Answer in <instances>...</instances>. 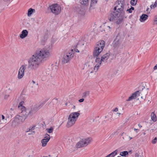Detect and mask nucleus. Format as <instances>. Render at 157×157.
Returning a JSON list of instances; mask_svg holds the SVG:
<instances>
[{
  "instance_id": "nucleus-1",
  "label": "nucleus",
  "mask_w": 157,
  "mask_h": 157,
  "mask_svg": "<svg viewBox=\"0 0 157 157\" xmlns=\"http://www.w3.org/2000/svg\"><path fill=\"white\" fill-rule=\"evenodd\" d=\"M51 56L48 50L43 48L29 58L28 61V69L35 70L37 68L43 60H46Z\"/></svg>"
},
{
  "instance_id": "nucleus-2",
  "label": "nucleus",
  "mask_w": 157,
  "mask_h": 157,
  "mask_svg": "<svg viewBox=\"0 0 157 157\" xmlns=\"http://www.w3.org/2000/svg\"><path fill=\"white\" fill-rule=\"evenodd\" d=\"M80 113L77 112L71 113L69 116L67 127L69 128L74 125Z\"/></svg>"
},
{
  "instance_id": "nucleus-3",
  "label": "nucleus",
  "mask_w": 157,
  "mask_h": 157,
  "mask_svg": "<svg viewBox=\"0 0 157 157\" xmlns=\"http://www.w3.org/2000/svg\"><path fill=\"white\" fill-rule=\"evenodd\" d=\"M124 0H117L115 4V5L113 10L117 11L122 16H124Z\"/></svg>"
},
{
  "instance_id": "nucleus-4",
  "label": "nucleus",
  "mask_w": 157,
  "mask_h": 157,
  "mask_svg": "<svg viewBox=\"0 0 157 157\" xmlns=\"http://www.w3.org/2000/svg\"><path fill=\"white\" fill-rule=\"evenodd\" d=\"M51 12L55 15H58L61 12V7L57 3L54 4L49 6Z\"/></svg>"
},
{
  "instance_id": "nucleus-5",
  "label": "nucleus",
  "mask_w": 157,
  "mask_h": 157,
  "mask_svg": "<svg viewBox=\"0 0 157 157\" xmlns=\"http://www.w3.org/2000/svg\"><path fill=\"white\" fill-rule=\"evenodd\" d=\"M91 139L88 138L85 139H82L79 141L76 144L77 148H79L86 146L91 141Z\"/></svg>"
},
{
  "instance_id": "nucleus-6",
  "label": "nucleus",
  "mask_w": 157,
  "mask_h": 157,
  "mask_svg": "<svg viewBox=\"0 0 157 157\" xmlns=\"http://www.w3.org/2000/svg\"><path fill=\"white\" fill-rule=\"evenodd\" d=\"M120 13L117 11H116L114 10L111 11L108 16V19L110 21H113L115 20L117 17H119L120 15Z\"/></svg>"
},
{
  "instance_id": "nucleus-7",
  "label": "nucleus",
  "mask_w": 157,
  "mask_h": 157,
  "mask_svg": "<svg viewBox=\"0 0 157 157\" xmlns=\"http://www.w3.org/2000/svg\"><path fill=\"white\" fill-rule=\"evenodd\" d=\"M73 51V50H71L70 52H68L63 56L62 59V62L63 63H68L73 57L74 54L72 53Z\"/></svg>"
},
{
  "instance_id": "nucleus-8",
  "label": "nucleus",
  "mask_w": 157,
  "mask_h": 157,
  "mask_svg": "<svg viewBox=\"0 0 157 157\" xmlns=\"http://www.w3.org/2000/svg\"><path fill=\"white\" fill-rule=\"evenodd\" d=\"M113 46L114 48L116 50H118L120 49H121L120 37L117 35L116 36L114 41L112 43Z\"/></svg>"
},
{
  "instance_id": "nucleus-9",
  "label": "nucleus",
  "mask_w": 157,
  "mask_h": 157,
  "mask_svg": "<svg viewBox=\"0 0 157 157\" xmlns=\"http://www.w3.org/2000/svg\"><path fill=\"white\" fill-rule=\"evenodd\" d=\"M22 111L20 114L21 116L24 118V120H25L26 118L30 114H33L34 112L31 109V110L29 109H22Z\"/></svg>"
},
{
  "instance_id": "nucleus-10",
  "label": "nucleus",
  "mask_w": 157,
  "mask_h": 157,
  "mask_svg": "<svg viewBox=\"0 0 157 157\" xmlns=\"http://www.w3.org/2000/svg\"><path fill=\"white\" fill-rule=\"evenodd\" d=\"M27 66V64H23L20 68L17 75V78L18 79H21L23 77L24 75L25 70Z\"/></svg>"
},
{
  "instance_id": "nucleus-11",
  "label": "nucleus",
  "mask_w": 157,
  "mask_h": 157,
  "mask_svg": "<svg viewBox=\"0 0 157 157\" xmlns=\"http://www.w3.org/2000/svg\"><path fill=\"white\" fill-rule=\"evenodd\" d=\"M105 42L103 40H101L99 41V43L98 44H97L95 48H96V51L97 50L98 51V52H101L103 50V48L105 45Z\"/></svg>"
},
{
  "instance_id": "nucleus-12",
  "label": "nucleus",
  "mask_w": 157,
  "mask_h": 157,
  "mask_svg": "<svg viewBox=\"0 0 157 157\" xmlns=\"http://www.w3.org/2000/svg\"><path fill=\"white\" fill-rule=\"evenodd\" d=\"M50 139V135L47 134H45L44 138L41 140V143L43 147L45 146Z\"/></svg>"
},
{
  "instance_id": "nucleus-13",
  "label": "nucleus",
  "mask_w": 157,
  "mask_h": 157,
  "mask_svg": "<svg viewBox=\"0 0 157 157\" xmlns=\"http://www.w3.org/2000/svg\"><path fill=\"white\" fill-rule=\"evenodd\" d=\"M25 120H24V118L21 115H17L14 118L13 121L15 122L18 123H20L21 122H23Z\"/></svg>"
},
{
  "instance_id": "nucleus-14",
  "label": "nucleus",
  "mask_w": 157,
  "mask_h": 157,
  "mask_svg": "<svg viewBox=\"0 0 157 157\" xmlns=\"http://www.w3.org/2000/svg\"><path fill=\"white\" fill-rule=\"evenodd\" d=\"M48 100V99H46L40 102L38 104H36L35 107L36 109H37L42 107Z\"/></svg>"
},
{
  "instance_id": "nucleus-15",
  "label": "nucleus",
  "mask_w": 157,
  "mask_h": 157,
  "mask_svg": "<svg viewBox=\"0 0 157 157\" xmlns=\"http://www.w3.org/2000/svg\"><path fill=\"white\" fill-rule=\"evenodd\" d=\"M110 55V53H109L105 54L101 57V60L102 62L105 61L109 58Z\"/></svg>"
},
{
  "instance_id": "nucleus-16",
  "label": "nucleus",
  "mask_w": 157,
  "mask_h": 157,
  "mask_svg": "<svg viewBox=\"0 0 157 157\" xmlns=\"http://www.w3.org/2000/svg\"><path fill=\"white\" fill-rule=\"evenodd\" d=\"M28 33L27 30H23L21 32V34H20V36L21 39H23L26 37L28 34Z\"/></svg>"
},
{
  "instance_id": "nucleus-17",
  "label": "nucleus",
  "mask_w": 157,
  "mask_h": 157,
  "mask_svg": "<svg viewBox=\"0 0 157 157\" xmlns=\"http://www.w3.org/2000/svg\"><path fill=\"white\" fill-rule=\"evenodd\" d=\"M148 17V16L147 15L143 14H142L141 16H140V21L141 22L144 21L147 19Z\"/></svg>"
},
{
  "instance_id": "nucleus-18",
  "label": "nucleus",
  "mask_w": 157,
  "mask_h": 157,
  "mask_svg": "<svg viewBox=\"0 0 157 157\" xmlns=\"http://www.w3.org/2000/svg\"><path fill=\"white\" fill-rule=\"evenodd\" d=\"M124 16H121V15H120L119 16V18L116 21V23L117 24L119 25L120 24L123 20V17Z\"/></svg>"
},
{
  "instance_id": "nucleus-19",
  "label": "nucleus",
  "mask_w": 157,
  "mask_h": 157,
  "mask_svg": "<svg viewBox=\"0 0 157 157\" xmlns=\"http://www.w3.org/2000/svg\"><path fill=\"white\" fill-rule=\"evenodd\" d=\"M35 10L31 8L29 9L28 10V16H30L31 14L34 12H35Z\"/></svg>"
},
{
  "instance_id": "nucleus-20",
  "label": "nucleus",
  "mask_w": 157,
  "mask_h": 157,
  "mask_svg": "<svg viewBox=\"0 0 157 157\" xmlns=\"http://www.w3.org/2000/svg\"><path fill=\"white\" fill-rule=\"evenodd\" d=\"M95 50H96V48H94L93 54V56L95 57H98L101 52L99 51V52H98L97 50L96 51H95Z\"/></svg>"
},
{
  "instance_id": "nucleus-21",
  "label": "nucleus",
  "mask_w": 157,
  "mask_h": 157,
  "mask_svg": "<svg viewBox=\"0 0 157 157\" xmlns=\"http://www.w3.org/2000/svg\"><path fill=\"white\" fill-rule=\"evenodd\" d=\"M90 93V92L89 91H87L83 92L82 94V98H86L87 96H89Z\"/></svg>"
},
{
  "instance_id": "nucleus-22",
  "label": "nucleus",
  "mask_w": 157,
  "mask_h": 157,
  "mask_svg": "<svg viewBox=\"0 0 157 157\" xmlns=\"http://www.w3.org/2000/svg\"><path fill=\"white\" fill-rule=\"evenodd\" d=\"M136 98V95L135 94H132V95L129 97L126 100L127 101H130L133 99H135Z\"/></svg>"
},
{
  "instance_id": "nucleus-23",
  "label": "nucleus",
  "mask_w": 157,
  "mask_h": 157,
  "mask_svg": "<svg viewBox=\"0 0 157 157\" xmlns=\"http://www.w3.org/2000/svg\"><path fill=\"white\" fill-rule=\"evenodd\" d=\"M128 151H124L120 152V155L122 156H126L128 155Z\"/></svg>"
},
{
  "instance_id": "nucleus-24",
  "label": "nucleus",
  "mask_w": 157,
  "mask_h": 157,
  "mask_svg": "<svg viewBox=\"0 0 157 157\" xmlns=\"http://www.w3.org/2000/svg\"><path fill=\"white\" fill-rule=\"evenodd\" d=\"M88 2L89 0H82V1L81 2V3L83 5L86 6L88 4Z\"/></svg>"
},
{
  "instance_id": "nucleus-25",
  "label": "nucleus",
  "mask_w": 157,
  "mask_h": 157,
  "mask_svg": "<svg viewBox=\"0 0 157 157\" xmlns=\"http://www.w3.org/2000/svg\"><path fill=\"white\" fill-rule=\"evenodd\" d=\"M151 119L154 121H156V117L155 114L152 112L151 114Z\"/></svg>"
},
{
  "instance_id": "nucleus-26",
  "label": "nucleus",
  "mask_w": 157,
  "mask_h": 157,
  "mask_svg": "<svg viewBox=\"0 0 157 157\" xmlns=\"http://www.w3.org/2000/svg\"><path fill=\"white\" fill-rule=\"evenodd\" d=\"M35 127V126H30L29 128L27 129L26 130V132H30V131H33V130Z\"/></svg>"
},
{
  "instance_id": "nucleus-27",
  "label": "nucleus",
  "mask_w": 157,
  "mask_h": 157,
  "mask_svg": "<svg viewBox=\"0 0 157 157\" xmlns=\"http://www.w3.org/2000/svg\"><path fill=\"white\" fill-rule=\"evenodd\" d=\"M102 62L101 60V59H100V58H97L95 59V62L97 63V64H100V66L101 63V62Z\"/></svg>"
},
{
  "instance_id": "nucleus-28",
  "label": "nucleus",
  "mask_w": 157,
  "mask_h": 157,
  "mask_svg": "<svg viewBox=\"0 0 157 157\" xmlns=\"http://www.w3.org/2000/svg\"><path fill=\"white\" fill-rule=\"evenodd\" d=\"M117 150H116L110 154L108 155V157L109 156H112V157H114L115 155L117 153Z\"/></svg>"
},
{
  "instance_id": "nucleus-29",
  "label": "nucleus",
  "mask_w": 157,
  "mask_h": 157,
  "mask_svg": "<svg viewBox=\"0 0 157 157\" xmlns=\"http://www.w3.org/2000/svg\"><path fill=\"white\" fill-rule=\"evenodd\" d=\"M98 0H91L90 6L91 7L95 5L97 3Z\"/></svg>"
},
{
  "instance_id": "nucleus-30",
  "label": "nucleus",
  "mask_w": 157,
  "mask_h": 157,
  "mask_svg": "<svg viewBox=\"0 0 157 157\" xmlns=\"http://www.w3.org/2000/svg\"><path fill=\"white\" fill-rule=\"evenodd\" d=\"M100 64H96L94 67V71L96 72L98 70V69L99 67H100Z\"/></svg>"
},
{
  "instance_id": "nucleus-31",
  "label": "nucleus",
  "mask_w": 157,
  "mask_h": 157,
  "mask_svg": "<svg viewBox=\"0 0 157 157\" xmlns=\"http://www.w3.org/2000/svg\"><path fill=\"white\" fill-rule=\"evenodd\" d=\"M137 0H131L130 1L131 4L133 6H135L137 2Z\"/></svg>"
},
{
  "instance_id": "nucleus-32",
  "label": "nucleus",
  "mask_w": 157,
  "mask_h": 157,
  "mask_svg": "<svg viewBox=\"0 0 157 157\" xmlns=\"http://www.w3.org/2000/svg\"><path fill=\"white\" fill-rule=\"evenodd\" d=\"M22 102H23V101H21V103H20L19 105L18 106V108L19 109H25V108L22 105Z\"/></svg>"
},
{
  "instance_id": "nucleus-33",
  "label": "nucleus",
  "mask_w": 157,
  "mask_h": 157,
  "mask_svg": "<svg viewBox=\"0 0 157 157\" xmlns=\"http://www.w3.org/2000/svg\"><path fill=\"white\" fill-rule=\"evenodd\" d=\"M157 6V0L155 1L154 4H152L150 6V7L151 9H154Z\"/></svg>"
},
{
  "instance_id": "nucleus-34",
  "label": "nucleus",
  "mask_w": 157,
  "mask_h": 157,
  "mask_svg": "<svg viewBox=\"0 0 157 157\" xmlns=\"http://www.w3.org/2000/svg\"><path fill=\"white\" fill-rule=\"evenodd\" d=\"M58 101L57 99H54L52 101L51 103H52L53 105H54L55 104L57 103Z\"/></svg>"
},
{
  "instance_id": "nucleus-35",
  "label": "nucleus",
  "mask_w": 157,
  "mask_h": 157,
  "mask_svg": "<svg viewBox=\"0 0 157 157\" xmlns=\"http://www.w3.org/2000/svg\"><path fill=\"white\" fill-rule=\"evenodd\" d=\"M53 128L52 127H50L49 128L47 129V130L48 132L49 133H51L52 132H53Z\"/></svg>"
},
{
  "instance_id": "nucleus-36",
  "label": "nucleus",
  "mask_w": 157,
  "mask_h": 157,
  "mask_svg": "<svg viewBox=\"0 0 157 157\" xmlns=\"http://www.w3.org/2000/svg\"><path fill=\"white\" fill-rule=\"evenodd\" d=\"M140 90H138V91H136L134 93H133V94H136V97L137 96V97L138 96L140 95Z\"/></svg>"
},
{
  "instance_id": "nucleus-37",
  "label": "nucleus",
  "mask_w": 157,
  "mask_h": 157,
  "mask_svg": "<svg viewBox=\"0 0 157 157\" xmlns=\"http://www.w3.org/2000/svg\"><path fill=\"white\" fill-rule=\"evenodd\" d=\"M157 141V138L155 137V138L152 141V143L153 144H155Z\"/></svg>"
},
{
  "instance_id": "nucleus-38",
  "label": "nucleus",
  "mask_w": 157,
  "mask_h": 157,
  "mask_svg": "<svg viewBox=\"0 0 157 157\" xmlns=\"http://www.w3.org/2000/svg\"><path fill=\"white\" fill-rule=\"evenodd\" d=\"M157 24V15L155 17L154 20V24Z\"/></svg>"
},
{
  "instance_id": "nucleus-39",
  "label": "nucleus",
  "mask_w": 157,
  "mask_h": 157,
  "mask_svg": "<svg viewBox=\"0 0 157 157\" xmlns=\"http://www.w3.org/2000/svg\"><path fill=\"white\" fill-rule=\"evenodd\" d=\"M28 134L29 135H31V134H35V132L33 131H30V132H28Z\"/></svg>"
},
{
  "instance_id": "nucleus-40",
  "label": "nucleus",
  "mask_w": 157,
  "mask_h": 157,
  "mask_svg": "<svg viewBox=\"0 0 157 157\" xmlns=\"http://www.w3.org/2000/svg\"><path fill=\"white\" fill-rule=\"evenodd\" d=\"M9 96H10L9 95L6 94V95H5V96H4V98L5 99H7L9 98Z\"/></svg>"
},
{
  "instance_id": "nucleus-41",
  "label": "nucleus",
  "mask_w": 157,
  "mask_h": 157,
  "mask_svg": "<svg viewBox=\"0 0 157 157\" xmlns=\"http://www.w3.org/2000/svg\"><path fill=\"white\" fill-rule=\"evenodd\" d=\"M84 98H82L79 100L78 101L80 102H82L84 101Z\"/></svg>"
},
{
  "instance_id": "nucleus-42",
  "label": "nucleus",
  "mask_w": 157,
  "mask_h": 157,
  "mask_svg": "<svg viewBox=\"0 0 157 157\" xmlns=\"http://www.w3.org/2000/svg\"><path fill=\"white\" fill-rule=\"evenodd\" d=\"M132 10H131V9L130 8V9H128V10H127V11H128V12H129V13H132Z\"/></svg>"
},
{
  "instance_id": "nucleus-43",
  "label": "nucleus",
  "mask_w": 157,
  "mask_h": 157,
  "mask_svg": "<svg viewBox=\"0 0 157 157\" xmlns=\"http://www.w3.org/2000/svg\"><path fill=\"white\" fill-rule=\"evenodd\" d=\"M114 112H117L118 111V109L117 108H116L113 110Z\"/></svg>"
},
{
  "instance_id": "nucleus-44",
  "label": "nucleus",
  "mask_w": 157,
  "mask_h": 157,
  "mask_svg": "<svg viewBox=\"0 0 157 157\" xmlns=\"http://www.w3.org/2000/svg\"><path fill=\"white\" fill-rule=\"evenodd\" d=\"M154 69L155 70L157 69V64H156L154 67Z\"/></svg>"
},
{
  "instance_id": "nucleus-45",
  "label": "nucleus",
  "mask_w": 157,
  "mask_h": 157,
  "mask_svg": "<svg viewBox=\"0 0 157 157\" xmlns=\"http://www.w3.org/2000/svg\"><path fill=\"white\" fill-rule=\"evenodd\" d=\"M2 120H3L5 119V117L3 115H2Z\"/></svg>"
},
{
  "instance_id": "nucleus-46",
  "label": "nucleus",
  "mask_w": 157,
  "mask_h": 157,
  "mask_svg": "<svg viewBox=\"0 0 157 157\" xmlns=\"http://www.w3.org/2000/svg\"><path fill=\"white\" fill-rule=\"evenodd\" d=\"M130 9H131V10H134V7H132V6H131V8H130Z\"/></svg>"
},
{
  "instance_id": "nucleus-47",
  "label": "nucleus",
  "mask_w": 157,
  "mask_h": 157,
  "mask_svg": "<svg viewBox=\"0 0 157 157\" xmlns=\"http://www.w3.org/2000/svg\"><path fill=\"white\" fill-rule=\"evenodd\" d=\"M24 96V94H21V96H20V98H22V97H23V96Z\"/></svg>"
},
{
  "instance_id": "nucleus-48",
  "label": "nucleus",
  "mask_w": 157,
  "mask_h": 157,
  "mask_svg": "<svg viewBox=\"0 0 157 157\" xmlns=\"http://www.w3.org/2000/svg\"><path fill=\"white\" fill-rule=\"evenodd\" d=\"M75 51L76 52H79V51L78 49H76Z\"/></svg>"
},
{
  "instance_id": "nucleus-49",
  "label": "nucleus",
  "mask_w": 157,
  "mask_h": 157,
  "mask_svg": "<svg viewBox=\"0 0 157 157\" xmlns=\"http://www.w3.org/2000/svg\"><path fill=\"white\" fill-rule=\"evenodd\" d=\"M138 125L140 128H141L142 127V126L139 124H138Z\"/></svg>"
},
{
  "instance_id": "nucleus-50",
  "label": "nucleus",
  "mask_w": 157,
  "mask_h": 157,
  "mask_svg": "<svg viewBox=\"0 0 157 157\" xmlns=\"http://www.w3.org/2000/svg\"><path fill=\"white\" fill-rule=\"evenodd\" d=\"M107 28H108L109 29H112V28L111 27H110V26H108L107 27Z\"/></svg>"
},
{
  "instance_id": "nucleus-51",
  "label": "nucleus",
  "mask_w": 157,
  "mask_h": 157,
  "mask_svg": "<svg viewBox=\"0 0 157 157\" xmlns=\"http://www.w3.org/2000/svg\"><path fill=\"white\" fill-rule=\"evenodd\" d=\"M134 130L135 131H139V129H136L135 128H134Z\"/></svg>"
},
{
  "instance_id": "nucleus-52",
  "label": "nucleus",
  "mask_w": 157,
  "mask_h": 157,
  "mask_svg": "<svg viewBox=\"0 0 157 157\" xmlns=\"http://www.w3.org/2000/svg\"><path fill=\"white\" fill-rule=\"evenodd\" d=\"M32 82H33V84H35V81H33H33H32Z\"/></svg>"
},
{
  "instance_id": "nucleus-53",
  "label": "nucleus",
  "mask_w": 157,
  "mask_h": 157,
  "mask_svg": "<svg viewBox=\"0 0 157 157\" xmlns=\"http://www.w3.org/2000/svg\"><path fill=\"white\" fill-rule=\"evenodd\" d=\"M116 114H118V116H119V115H120V114H121V113H116Z\"/></svg>"
},
{
  "instance_id": "nucleus-54",
  "label": "nucleus",
  "mask_w": 157,
  "mask_h": 157,
  "mask_svg": "<svg viewBox=\"0 0 157 157\" xmlns=\"http://www.w3.org/2000/svg\"><path fill=\"white\" fill-rule=\"evenodd\" d=\"M73 109H75V105H73Z\"/></svg>"
},
{
  "instance_id": "nucleus-55",
  "label": "nucleus",
  "mask_w": 157,
  "mask_h": 157,
  "mask_svg": "<svg viewBox=\"0 0 157 157\" xmlns=\"http://www.w3.org/2000/svg\"><path fill=\"white\" fill-rule=\"evenodd\" d=\"M112 157V155H111V156H109L108 157V155H107V156H106V157Z\"/></svg>"
},
{
  "instance_id": "nucleus-56",
  "label": "nucleus",
  "mask_w": 157,
  "mask_h": 157,
  "mask_svg": "<svg viewBox=\"0 0 157 157\" xmlns=\"http://www.w3.org/2000/svg\"><path fill=\"white\" fill-rule=\"evenodd\" d=\"M10 110H12V111H13V108H11V109H10Z\"/></svg>"
},
{
  "instance_id": "nucleus-57",
  "label": "nucleus",
  "mask_w": 157,
  "mask_h": 157,
  "mask_svg": "<svg viewBox=\"0 0 157 157\" xmlns=\"http://www.w3.org/2000/svg\"><path fill=\"white\" fill-rule=\"evenodd\" d=\"M67 103H66V104H65V105H67Z\"/></svg>"
},
{
  "instance_id": "nucleus-58",
  "label": "nucleus",
  "mask_w": 157,
  "mask_h": 157,
  "mask_svg": "<svg viewBox=\"0 0 157 157\" xmlns=\"http://www.w3.org/2000/svg\"><path fill=\"white\" fill-rule=\"evenodd\" d=\"M132 139V138L131 137H130V140H131V139Z\"/></svg>"
},
{
  "instance_id": "nucleus-59",
  "label": "nucleus",
  "mask_w": 157,
  "mask_h": 157,
  "mask_svg": "<svg viewBox=\"0 0 157 157\" xmlns=\"http://www.w3.org/2000/svg\"><path fill=\"white\" fill-rule=\"evenodd\" d=\"M43 157H47V156H44Z\"/></svg>"
},
{
  "instance_id": "nucleus-60",
  "label": "nucleus",
  "mask_w": 157,
  "mask_h": 157,
  "mask_svg": "<svg viewBox=\"0 0 157 157\" xmlns=\"http://www.w3.org/2000/svg\"><path fill=\"white\" fill-rule=\"evenodd\" d=\"M144 135H145V133H144Z\"/></svg>"
},
{
  "instance_id": "nucleus-61",
  "label": "nucleus",
  "mask_w": 157,
  "mask_h": 157,
  "mask_svg": "<svg viewBox=\"0 0 157 157\" xmlns=\"http://www.w3.org/2000/svg\"><path fill=\"white\" fill-rule=\"evenodd\" d=\"M36 85H38V83H37V84H36Z\"/></svg>"
},
{
  "instance_id": "nucleus-62",
  "label": "nucleus",
  "mask_w": 157,
  "mask_h": 157,
  "mask_svg": "<svg viewBox=\"0 0 157 157\" xmlns=\"http://www.w3.org/2000/svg\"><path fill=\"white\" fill-rule=\"evenodd\" d=\"M117 157H121V156H118Z\"/></svg>"
}]
</instances>
